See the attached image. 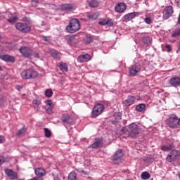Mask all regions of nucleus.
I'll return each instance as SVG.
<instances>
[{
    "label": "nucleus",
    "instance_id": "nucleus-1",
    "mask_svg": "<svg viewBox=\"0 0 180 180\" xmlns=\"http://www.w3.org/2000/svg\"><path fill=\"white\" fill-rule=\"evenodd\" d=\"M20 75L22 79H34L39 77V73L33 69H26L21 72Z\"/></svg>",
    "mask_w": 180,
    "mask_h": 180
},
{
    "label": "nucleus",
    "instance_id": "nucleus-2",
    "mask_svg": "<svg viewBox=\"0 0 180 180\" xmlns=\"http://www.w3.org/2000/svg\"><path fill=\"white\" fill-rule=\"evenodd\" d=\"M80 29L81 24H79L78 19L76 18L72 19L70 22V25L66 27V30L69 33H75V32H78Z\"/></svg>",
    "mask_w": 180,
    "mask_h": 180
},
{
    "label": "nucleus",
    "instance_id": "nucleus-3",
    "mask_svg": "<svg viewBox=\"0 0 180 180\" xmlns=\"http://www.w3.org/2000/svg\"><path fill=\"white\" fill-rule=\"evenodd\" d=\"M103 110H105V105L103 104L97 103L94 105L91 112V117L94 118L98 117V116L103 113Z\"/></svg>",
    "mask_w": 180,
    "mask_h": 180
},
{
    "label": "nucleus",
    "instance_id": "nucleus-4",
    "mask_svg": "<svg viewBox=\"0 0 180 180\" xmlns=\"http://www.w3.org/2000/svg\"><path fill=\"white\" fill-rule=\"evenodd\" d=\"M180 157V151L178 150L173 149L169 154L167 155L166 158V161L167 162H174L176 161Z\"/></svg>",
    "mask_w": 180,
    "mask_h": 180
},
{
    "label": "nucleus",
    "instance_id": "nucleus-5",
    "mask_svg": "<svg viewBox=\"0 0 180 180\" xmlns=\"http://www.w3.org/2000/svg\"><path fill=\"white\" fill-rule=\"evenodd\" d=\"M167 123L172 129L178 127V117H176L175 114L170 115L169 118L167 120Z\"/></svg>",
    "mask_w": 180,
    "mask_h": 180
},
{
    "label": "nucleus",
    "instance_id": "nucleus-6",
    "mask_svg": "<svg viewBox=\"0 0 180 180\" xmlns=\"http://www.w3.org/2000/svg\"><path fill=\"white\" fill-rule=\"evenodd\" d=\"M140 133V129H139V125L136 123H132L129 124V137H136L137 134Z\"/></svg>",
    "mask_w": 180,
    "mask_h": 180
},
{
    "label": "nucleus",
    "instance_id": "nucleus-7",
    "mask_svg": "<svg viewBox=\"0 0 180 180\" xmlns=\"http://www.w3.org/2000/svg\"><path fill=\"white\" fill-rule=\"evenodd\" d=\"M129 75H131V77H136L139 72L141 71V65H140L139 63H136L135 65H133L129 68Z\"/></svg>",
    "mask_w": 180,
    "mask_h": 180
},
{
    "label": "nucleus",
    "instance_id": "nucleus-8",
    "mask_svg": "<svg viewBox=\"0 0 180 180\" xmlns=\"http://www.w3.org/2000/svg\"><path fill=\"white\" fill-rule=\"evenodd\" d=\"M77 9V6L72 4H63L60 8L62 12H66L67 13L70 12H74Z\"/></svg>",
    "mask_w": 180,
    "mask_h": 180
},
{
    "label": "nucleus",
    "instance_id": "nucleus-9",
    "mask_svg": "<svg viewBox=\"0 0 180 180\" xmlns=\"http://www.w3.org/2000/svg\"><path fill=\"white\" fill-rule=\"evenodd\" d=\"M17 30L22 32V33H27L30 30V26L27 23L18 22L15 24Z\"/></svg>",
    "mask_w": 180,
    "mask_h": 180
},
{
    "label": "nucleus",
    "instance_id": "nucleus-10",
    "mask_svg": "<svg viewBox=\"0 0 180 180\" xmlns=\"http://www.w3.org/2000/svg\"><path fill=\"white\" fill-rule=\"evenodd\" d=\"M20 53H21L24 57H27V58H30V57L33 56V51L30 48L26 46H22L20 49Z\"/></svg>",
    "mask_w": 180,
    "mask_h": 180
},
{
    "label": "nucleus",
    "instance_id": "nucleus-11",
    "mask_svg": "<svg viewBox=\"0 0 180 180\" xmlns=\"http://www.w3.org/2000/svg\"><path fill=\"white\" fill-rule=\"evenodd\" d=\"M174 13V8L172 6H167L163 11V19L167 20V19H169V18Z\"/></svg>",
    "mask_w": 180,
    "mask_h": 180
},
{
    "label": "nucleus",
    "instance_id": "nucleus-12",
    "mask_svg": "<svg viewBox=\"0 0 180 180\" xmlns=\"http://www.w3.org/2000/svg\"><path fill=\"white\" fill-rule=\"evenodd\" d=\"M123 157V150L122 149H119L117 152L115 153L112 161L114 164H119L120 162V160Z\"/></svg>",
    "mask_w": 180,
    "mask_h": 180
},
{
    "label": "nucleus",
    "instance_id": "nucleus-13",
    "mask_svg": "<svg viewBox=\"0 0 180 180\" xmlns=\"http://www.w3.org/2000/svg\"><path fill=\"white\" fill-rule=\"evenodd\" d=\"M139 15L140 13H139L138 12H133L126 14L122 18V22H130V20H132V19H134L136 16H139Z\"/></svg>",
    "mask_w": 180,
    "mask_h": 180
},
{
    "label": "nucleus",
    "instance_id": "nucleus-14",
    "mask_svg": "<svg viewBox=\"0 0 180 180\" xmlns=\"http://www.w3.org/2000/svg\"><path fill=\"white\" fill-rule=\"evenodd\" d=\"M127 6H126V4L124 3H119L117 4L115 7V12H117V13H123L124 11H126Z\"/></svg>",
    "mask_w": 180,
    "mask_h": 180
},
{
    "label": "nucleus",
    "instance_id": "nucleus-15",
    "mask_svg": "<svg viewBox=\"0 0 180 180\" xmlns=\"http://www.w3.org/2000/svg\"><path fill=\"white\" fill-rule=\"evenodd\" d=\"M98 25H101V26H109L110 27H112L113 26V20L110 18H104L101 20V21L98 22Z\"/></svg>",
    "mask_w": 180,
    "mask_h": 180
},
{
    "label": "nucleus",
    "instance_id": "nucleus-16",
    "mask_svg": "<svg viewBox=\"0 0 180 180\" xmlns=\"http://www.w3.org/2000/svg\"><path fill=\"white\" fill-rule=\"evenodd\" d=\"M45 103L46 104L45 106V110H46L47 113H49V115H51V113H53V108H54L53 101H51V100L46 101Z\"/></svg>",
    "mask_w": 180,
    "mask_h": 180
},
{
    "label": "nucleus",
    "instance_id": "nucleus-17",
    "mask_svg": "<svg viewBox=\"0 0 180 180\" xmlns=\"http://www.w3.org/2000/svg\"><path fill=\"white\" fill-rule=\"evenodd\" d=\"M61 120H62L63 123H64L65 124H72L74 123L71 116H70L68 114H64L62 116Z\"/></svg>",
    "mask_w": 180,
    "mask_h": 180
},
{
    "label": "nucleus",
    "instance_id": "nucleus-18",
    "mask_svg": "<svg viewBox=\"0 0 180 180\" xmlns=\"http://www.w3.org/2000/svg\"><path fill=\"white\" fill-rule=\"evenodd\" d=\"M136 101V98L134 96H129L127 99L123 101L124 106H131Z\"/></svg>",
    "mask_w": 180,
    "mask_h": 180
},
{
    "label": "nucleus",
    "instance_id": "nucleus-19",
    "mask_svg": "<svg viewBox=\"0 0 180 180\" xmlns=\"http://www.w3.org/2000/svg\"><path fill=\"white\" fill-rule=\"evenodd\" d=\"M1 60L6 61V63H15V57L10 55H1L0 56Z\"/></svg>",
    "mask_w": 180,
    "mask_h": 180
},
{
    "label": "nucleus",
    "instance_id": "nucleus-20",
    "mask_svg": "<svg viewBox=\"0 0 180 180\" xmlns=\"http://www.w3.org/2000/svg\"><path fill=\"white\" fill-rule=\"evenodd\" d=\"M169 84L172 86H179L180 85V78L178 77H172L169 79Z\"/></svg>",
    "mask_w": 180,
    "mask_h": 180
},
{
    "label": "nucleus",
    "instance_id": "nucleus-21",
    "mask_svg": "<svg viewBox=\"0 0 180 180\" xmlns=\"http://www.w3.org/2000/svg\"><path fill=\"white\" fill-rule=\"evenodd\" d=\"M5 172L11 179H18V174L12 171V169H7L5 170Z\"/></svg>",
    "mask_w": 180,
    "mask_h": 180
},
{
    "label": "nucleus",
    "instance_id": "nucleus-22",
    "mask_svg": "<svg viewBox=\"0 0 180 180\" xmlns=\"http://www.w3.org/2000/svg\"><path fill=\"white\" fill-rule=\"evenodd\" d=\"M77 60L79 63H88V61L91 60V55L89 54L82 55L78 57Z\"/></svg>",
    "mask_w": 180,
    "mask_h": 180
},
{
    "label": "nucleus",
    "instance_id": "nucleus-23",
    "mask_svg": "<svg viewBox=\"0 0 180 180\" xmlns=\"http://www.w3.org/2000/svg\"><path fill=\"white\" fill-rule=\"evenodd\" d=\"M32 105L34 106V109L37 112H39L40 110V105H41V101L40 98L34 99L32 101Z\"/></svg>",
    "mask_w": 180,
    "mask_h": 180
},
{
    "label": "nucleus",
    "instance_id": "nucleus-24",
    "mask_svg": "<svg viewBox=\"0 0 180 180\" xmlns=\"http://www.w3.org/2000/svg\"><path fill=\"white\" fill-rule=\"evenodd\" d=\"M87 18L90 19V20H96V19L99 18V14L98 13H89Z\"/></svg>",
    "mask_w": 180,
    "mask_h": 180
},
{
    "label": "nucleus",
    "instance_id": "nucleus-25",
    "mask_svg": "<svg viewBox=\"0 0 180 180\" xmlns=\"http://www.w3.org/2000/svg\"><path fill=\"white\" fill-rule=\"evenodd\" d=\"M58 67L63 72H67V71H68V66L63 62L59 63Z\"/></svg>",
    "mask_w": 180,
    "mask_h": 180
},
{
    "label": "nucleus",
    "instance_id": "nucleus-26",
    "mask_svg": "<svg viewBox=\"0 0 180 180\" xmlns=\"http://www.w3.org/2000/svg\"><path fill=\"white\" fill-rule=\"evenodd\" d=\"M35 174L37 176H44V175H46V170L41 168H38L35 169Z\"/></svg>",
    "mask_w": 180,
    "mask_h": 180
},
{
    "label": "nucleus",
    "instance_id": "nucleus-27",
    "mask_svg": "<svg viewBox=\"0 0 180 180\" xmlns=\"http://www.w3.org/2000/svg\"><path fill=\"white\" fill-rule=\"evenodd\" d=\"M50 54L53 58H60V57H61V53L54 49L50 51Z\"/></svg>",
    "mask_w": 180,
    "mask_h": 180
},
{
    "label": "nucleus",
    "instance_id": "nucleus-28",
    "mask_svg": "<svg viewBox=\"0 0 180 180\" xmlns=\"http://www.w3.org/2000/svg\"><path fill=\"white\" fill-rule=\"evenodd\" d=\"M102 140L101 139H96L94 143L91 144L92 148H98V147H102Z\"/></svg>",
    "mask_w": 180,
    "mask_h": 180
},
{
    "label": "nucleus",
    "instance_id": "nucleus-29",
    "mask_svg": "<svg viewBox=\"0 0 180 180\" xmlns=\"http://www.w3.org/2000/svg\"><path fill=\"white\" fill-rule=\"evenodd\" d=\"M174 148V147L172 145H169V146L163 145L161 147L162 151H167V152L173 150Z\"/></svg>",
    "mask_w": 180,
    "mask_h": 180
},
{
    "label": "nucleus",
    "instance_id": "nucleus-30",
    "mask_svg": "<svg viewBox=\"0 0 180 180\" xmlns=\"http://www.w3.org/2000/svg\"><path fill=\"white\" fill-rule=\"evenodd\" d=\"M89 5L91 8H98L99 6V1L98 0H90Z\"/></svg>",
    "mask_w": 180,
    "mask_h": 180
},
{
    "label": "nucleus",
    "instance_id": "nucleus-31",
    "mask_svg": "<svg viewBox=\"0 0 180 180\" xmlns=\"http://www.w3.org/2000/svg\"><path fill=\"white\" fill-rule=\"evenodd\" d=\"M136 110L137 112H144L146 110V104L141 103L136 106Z\"/></svg>",
    "mask_w": 180,
    "mask_h": 180
},
{
    "label": "nucleus",
    "instance_id": "nucleus-32",
    "mask_svg": "<svg viewBox=\"0 0 180 180\" xmlns=\"http://www.w3.org/2000/svg\"><path fill=\"white\" fill-rule=\"evenodd\" d=\"M10 18L8 19V22L9 23H15L16 20H18V15H13L12 14H10Z\"/></svg>",
    "mask_w": 180,
    "mask_h": 180
},
{
    "label": "nucleus",
    "instance_id": "nucleus-33",
    "mask_svg": "<svg viewBox=\"0 0 180 180\" xmlns=\"http://www.w3.org/2000/svg\"><path fill=\"white\" fill-rule=\"evenodd\" d=\"M143 41L144 44H147L148 46L151 43L152 40L151 38H150V37L146 36L143 38Z\"/></svg>",
    "mask_w": 180,
    "mask_h": 180
},
{
    "label": "nucleus",
    "instance_id": "nucleus-34",
    "mask_svg": "<svg viewBox=\"0 0 180 180\" xmlns=\"http://www.w3.org/2000/svg\"><path fill=\"white\" fill-rule=\"evenodd\" d=\"M66 40L69 44H74V41H75V37L72 36L67 37Z\"/></svg>",
    "mask_w": 180,
    "mask_h": 180
},
{
    "label": "nucleus",
    "instance_id": "nucleus-35",
    "mask_svg": "<svg viewBox=\"0 0 180 180\" xmlns=\"http://www.w3.org/2000/svg\"><path fill=\"white\" fill-rule=\"evenodd\" d=\"M68 180H77V174L74 172L70 173Z\"/></svg>",
    "mask_w": 180,
    "mask_h": 180
},
{
    "label": "nucleus",
    "instance_id": "nucleus-36",
    "mask_svg": "<svg viewBox=\"0 0 180 180\" xmlns=\"http://www.w3.org/2000/svg\"><path fill=\"white\" fill-rule=\"evenodd\" d=\"M179 36H180V28L174 31L173 34H172V37H174V39H175Z\"/></svg>",
    "mask_w": 180,
    "mask_h": 180
},
{
    "label": "nucleus",
    "instance_id": "nucleus-37",
    "mask_svg": "<svg viewBox=\"0 0 180 180\" xmlns=\"http://www.w3.org/2000/svg\"><path fill=\"white\" fill-rule=\"evenodd\" d=\"M45 96L47 98H51V96H53V91L50 89H46L45 91Z\"/></svg>",
    "mask_w": 180,
    "mask_h": 180
},
{
    "label": "nucleus",
    "instance_id": "nucleus-38",
    "mask_svg": "<svg viewBox=\"0 0 180 180\" xmlns=\"http://www.w3.org/2000/svg\"><path fill=\"white\" fill-rule=\"evenodd\" d=\"M94 41V39L91 37H86V39L84 40L85 44H91Z\"/></svg>",
    "mask_w": 180,
    "mask_h": 180
},
{
    "label": "nucleus",
    "instance_id": "nucleus-39",
    "mask_svg": "<svg viewBox=\"0 0 180 180\" xmlns=\"http://www.w3.org/2000/svg\"><path fill=\"white\" fill-rule=\"evenodd\" d=\"M141 178H142V179H145V180L149 179L150 174L147 172H143L141 174Z\"/></svg>",
    "mask_w": 180,
    "mask_h": 180
},
{
    "label": "nucleus",
    "instance_id": "nucleus-40",
    "mask_svg": "<svg viewBox=\"0 0 180 180\" xmlns=\"http://www.w3.org/2000/svg\"><path fill=\"white\" fill-rule=\"evenodd\" d=\"M44 132H45V136H46L47 138L51 137V131L49 129L45 128Z\"/></svg>",
    "mask_w": 180,
    "mask_h": 180
},
{
    "label": "nucleus",
    "instance_id": "nucleus-41",
    "mask_svg": "<svg viewBox=\"0 0 180 180\" xmlns=\"http://www.w3.org/2000/svg\"><path fill=\"white\" fill-rule=\"evenodd\" d=\"M31 5L32 6H34V8H36V6L39 5V0H32Z\"/></svg>",
    "mask_w": 180,
    "mask_h": 180
},
{
    "label": "nucleus",
    "instance_id": "nucleus-42",
    "mask_svg": "<svg viewBox=\"0 0 180 180\" xmlns=\"http://www.w3.org/2000/svg\"><path fill=\"white\" fill-rule=\"evenodd\" d=\"M25 131H26V130L25 129H22L18 131L17 134H18V136H23V134H25Z\"/></svg>",
    "mask_w": 180,
    "mask_h": 180
},
{
    "label": "nucleus",
    "instance_id": "nucleus-43",
    "mask_svg": "<svg viewBox=\"0 0 180 180\" xmlns=\"http://www.w3.org/2000/svg\"><path fill=\"white\" fill-rule=\"evenodd\" d=\"M144 22H146L147 25H150V24H151V18L149 17H146L144 19Z\"/></svg>",
    "mask_w": 180,
    "mask_h": 180
},
{
    "label": "nucleus",
    "instance_id": "nucleus-44",
    "mask_svg": "<svg viewBox=\"0 0 180 180\" xmlns=\"http://www.w3.org/2000/svg\"><path fill=\"white\" fill-rule=\"evenodd\" d=\"M15 89L17 91H22L23 89V86L16 85L15 86Z\"/></svg>",
    "mask_w": 180,
    "mask_h": 180
},
{
    "label": "nucleus",
    "instance_id": "nucleus-45",
    "mask_svg": "<svg viewBox=\"0 0 180 180\" xmlns=\"http://www.w3.org/2000/svg\"><path fill=\"white\" fill-rule=\"evenodd\" d=\"M5 141V136H0V144H2Z\"/></svg>",
    "mask_w": 180,
    "mask_h": 180
},
{
    "label": "nucleus",
    "instance_id": "nucleus-46",
    "mask_svg": "<svg viewBox=\"0 0 180 180\" xmlns=\"http://www.w3.org/2000/svg\"><path fill=\"white\" fill-rule=\"evenodd\" d=\"M166 49H167L168 53H171V51H172V49H171V45H166Z\"/></svg>",
    "mask_w": 180,
    "mask_h": 180
},
{
    "label": "nucleus",
    "instance_id": "nucleus-47",
    "mask_svg": "<svg viewBox=\"0 0 180 180\" xmlns=\"http://www.w3.org/2000/svg\"><path fill=\"white\" fill-rule=\"evenodd\" d=\"M53 180H60L58 176H53Z\"/></svg>",
    "mask_w": 180,
    "mask_h": 180
},
{
    "label": "nucleus",
    "instance_id": "nucleus-48",
    "mask_svg": "<svg viewBox=\"0 0 180 180\" xmlns=\"http://www.w3.org/2000/svg\"><path fill=\"white\" fill-rule=\"evenodd\" d=\"M36 58H40V55L39 53H35Z\"/></svg>",
    "mask_w": 180,
    "mask_h": 180
},
{
    "label": "nucleus",
    "instance_id": "nucleus-49",
    "mask_svg": "<svg viewBox=\"0 0 180 180\" xmlns=\"http://www.w3.org/2000/svg\"><path fill=\"white\" fill-rule=\"evenodd\" d=\"M179 51H180V43H179V46H178V49H177V52H179Z\"/></svg>",
    "mask_w": 180,
    "mask_h": 180
},
{
    "label": "nucleus",
    "instance_id": "nucleus-50",
    "mask_svg": "<svg viewBox=\"0 0 180 180\" xmlns=\"http://www.w3.org/2000/svg\"><path fill=\"white\" fill-rule=\"evenodd\" d=\"M178 126H180V118L179 119H178Z\"/></svg>",
    "mask_w": 180,
    "mask_h": 180
},
{
    "label": "nucleus",
    "instance_id": "nucleus-51",
    "mask_svg": "<svg viewBox=\"0 0 180 180\" xmlns=\"http://www.w3.org/2000/svg\"><path fill=\"white\" fill-rule=\"evenodd\" d=\"M44 40H45V41H47V38L44 37Z\"/></svg>",
    "mask_w": 180,
    "mask_h": 180
},
{
    "label": "nucleus",
    "instance_id": "nucleus-52",
    "mask_svg": "<svg viewBox=\"0 0 180 180\" xmlns=\"http://www.w3.org/2000/svg\"><path fill=\"white\" fill-rule=\"evenodd\" d=\"M114 116H117V113H115Z\"/></svg>",
    "mask_w": 180,
    "mask_h": 180
},
{
    "label": "nucleus",
    "instance_id": "nucleus-53",
    "mask_svg": "<svg viewBox=\"0 0 180 180\" xmlns=\"http://www.w3.org/2000/svg\"><path fill=\"white\" fill-rule=\"evenodd\" d=\"M179 178L180 179V173L178 174Z\"/></svg>",
    "mask_w": 180,
    "mask_h": 180
},
{
    "label": "nucleus",
    "instance_id": "nucleus-54",
    "mask_svg": "<svg viewBox=\"0 0 180 180\" xmlns=\"http://www.w3.org/2000/svg\"><path fill=\"white\" fill-rule=\"evenodd\" d=\"M1 70H2V68L0 66V71H1Z\"/></svg>",
    "mask_w": 180,
    "mask_h": 180
},
{
    "label": "nucleus",
    "instance_id": "nucleus-55",
    "mask_svg": "<svg viewBox=\"0 0 180 180\" xmlns=\"http://www.w3.org/2000/svg\"><path fill=\"white\" fill-rule=\"evenodd\" d=\"M44 22L42 23V26H44Z\"/></svg>",
    "mask_w": 180,
    "mask_h": 180
},
{
    "label": "nucleus",
    "instance_id": "nucleus-56",
    "mask_svg": "<svg viewBox=\"0 0 180 180\" xmlns=\"http://www.w3.org/2000/svg\"><path fill=\"white\" fill-rule=\"evenodd\" d=\"M6 15H9V13H6Z\"/></svg>",
    "mask_w": 180,
    "mask_h": 180
},
{
    "label": "nucleus",
    "instance_id": "nucleus-57",
    "mask_svg": "<svg viewBox=\"0 0 180 180\" xmlns=\"http://www.w3.org/2000/svg\"><path fill=\"white\" fill-rule=\"evenodd\" d=\"M120 118H121V117L120 116V117H119V119H120Z\"/></svg>",
    "mask_w": 180,
    "mask_h": 180
},
{
    "label": "nucleus",
    "instance_id": "nucleus-58",
    "mask_svg": "<svg viewBox=\"0 0 180 180\" xmlns=\"http://www.w3.org/2000/svg\"><path fill=\"white\" fill-rule=\"evenodd\" d=\"M0 39H1V36H0Z\"/></svg>",
    "mask_w": 180,
    "mask_h": 180
}]
</instances>
